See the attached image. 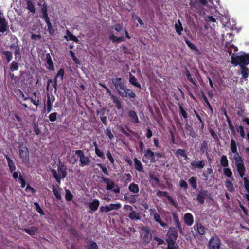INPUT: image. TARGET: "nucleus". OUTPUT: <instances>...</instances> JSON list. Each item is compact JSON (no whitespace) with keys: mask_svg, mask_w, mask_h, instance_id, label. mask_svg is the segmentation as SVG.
I'll use <instances>...</instances> for the list:
<instances>
[{"mask_svg":"<svg viewBox=\"0 0 249 249\" xmlns=\"http://www.w3.org/2000/svg\"><path fill=\"white\" fill-rule=\"evenodd\" d=\"M57 171L55 169H52L51 172L53 177L59 184L61 182V179L64 178L67 175V168L65 165L60 161L57 164Z\"/></svg>","mask_w":249,"mask_h":249,"instance_id":"1","label":"nucleus"},{"mask_svg":"<svg viewBox=\"0 0 249 249\" xmlns=\"http://www.w3.org/2000/svg\"><path fill=\"white\" fill-rule=\"evenodd\" d=\"M52 190L56 198L58 200H61L62 199L61 193L57 189L55 185H52Z\"/></svg>","mask_w":249,"mask_h":249,"instance_id":"39","label":"nucleus"},{"mask_svg":"<svg viewBox=\"0 0 249 249\" xmlns=\"http://www.w3.org/2000/svg\"><path fill=\"white\" fill-rule=\"evenodd\" d=\"M148 160H150L151 163H155L156 159L155 158V153L151 150L150 149H147L145 150L144 156L142 158V161L146 163Z\"/></svg>","mask_w":249,"mask_h":249,"instance_id":"8","label":"nucleus"},{"mask_svg":"<svg viewBox=\"0 0 249 249\" xmlns=\"http://www.w3.org/2000/svg\"><path fill=\"white\" fill-rule=\"evenodd\" d=\"M178 231L175 227H170L167 233V238L166 240H175L176 241L178 238Z\"/></svg>","mask_w":249,"mask_h":249,"instance_id":"10","label":"nucleus"},{"mask_svg":"<svg viewBox=\"0 0 249 249\" xmlns=\"http://www.w3.org/2000/svg\"><path fill=\"white\" fill-rule=\"evenodd\" d=\"M153 240L157 242V246L162 245L164 243V241L163 239L160 238L157 236L153 237Z\"/></svg>","mask_w":249,"mask_h":249,"instance_id":"62","label":"nucleus"},{"mask_svg":"<svg viewBox=\"0 0 249 249\" xmlns=\"http://www.w3.org/2000/svg\"><path fill=\"white\" fill-rule=\"evenodd\" d=\"M75 154L79 158V165L80 166L84 167L85 166L88 165L89 164L90 162V159L88 157L86 156L85 155L82 150H76Z\"/></svg>","mask_w":249,"mask_h":249,"instance_id":"6","label":"nucleus"},{"mask_svg":"<svg viewBox=\"0 0 249 249\" xmlns=\"http://www.w3.org/2000/svg\"><path fill=\"white\" fill-rule=\"evenodd\" d=\"M46 106H47L46 111H47V113H49L52 110V103H51V98L49 95L47 96Z\"/></svg>","mask_w":249,"mask_h":249,"instance_id":"48","label":"nucleus"},{"mask_svg":"<svg viewBox=\"0 0 249 249\" xmlns=\"http://www.w3.org/2000/svg\"><path fill=\"white\" fill-rule=\"evenodd\" d=\"M19 64L15 61H12L10 65V69L12 71H17L18 69Z\"/></svg>","mask_w":249,"mask_h":249,"instance_id":"47","label":"nucleus"},{"mask_svg":"<svg viewBox=\"0 0 249 249\" xmlns=\"http://www.w3.org/2000/svg\"><path fill=\"white\" fill-rule=\"evenodd\" d=\"M99 167L102 169V172L106 175H108V172L107 167L103 164H99Z\"/></svg>","mask_w":249,"mask_h":249,"instance_id":"63","label":"nucleus"},{"mask_svg":"<svg viewBox=\"0 0 249 249\" xmlns=\"http://www.w3.org/2000/svg\"><path fill=\"white\" fill-rule=\"evenodd\" d=\"M196 180L197 178L195 176H192L189 179L188 182L193 189L197 188Z\"/></svg>","mask_w":249,"mask_h":249,"instance_id":"34","label":"nucleus"},{"mask_svg":"<svg viewBox=\"0 0 249 249\" xmlns=\"http://www.w3.org/2000/svg\"><path fill=\"white\" fill-rule=\"evenodd\" d=\"M22 230L28 234L33 236L37 233L38 229L36 227L31 226L29 228L23 229Z\"/></svg>","mask_w":249,"mask_h":249,"instance_id":"23","label":"nucleus"},{"mask_svg":"<svg viewBox=\"0 0 249 249\" xmlns=\"http://www.w3.org/2000/svg\"><path fill=\"white\" fill-rule=\"evenodd\" d=\"M225 186L229 192H232L234 191V187L231 181L229 180H226L225 182Z\"/></svg>","mask_w":249,"mask_h":249,"instance_id":"44","label":"nucleus"},{"mask_svg":"<svg viewBox=\"0 0 249 249\" xmlns=\"http://www.w3.org/2000/svg\"><path fill=\"white\" fill-rule=\"evenodd\" d=\"M65 199L67 201H71L73 197V195L71 193V191L69 189L65 190Z\"/></svg>","mask_w":249,"mask_h":249,"instance_id":"50","label":"nucleus"},{"mask_svg":"<svg viewBox=\"0 0 249 249\" xmlns=\"http://www.w3.org/2000/svg\"><path fill=\"white\" fill-rule=\"evenodd\" d=\"M149 178L150 180H154L157 183H159V179L158 177L155 176L153 174L150 173L149 174Z\"/></svg>","mask_w":249,"mask_h":249,"instance_id":"64","label":"nucleus"},{"mask_svg":"<svg viewBox=\"0 0 249 249\" xmlns=\"http://www.w3.org/2000/svg\"><path fill=\"white\" fill-rule=\"evenodd\" d=\"M202 98H203L204 101H205V102L206 104L207 107L211 111L212 113H213V107L211 106L209 101H208L207 97H206V96L205 95V94L203 92H202Z\"/></svg>","mask_w":249,"mask_h":249,"instance_id":"46","label":"nucleus"},{"mask_svg":"<svg viewBox=\"0 0 249 249\" xmlns=\"http://www.w3.org/2000/svg\"><path fill=\"white\" fill-rule=\"evenodd\" d=\"M179 112L180 116L183 117L186 122L188 120V115L186 111L183 109L181 105H179Z\"/></svg>","mask_w":249,"mask_h":249,"instance_id":"36","label":"nucleus"},{"mask_svg":"<svg viewBox=\"0 0 249 249\" xmlns=\"http://www.w3.org/2000/svg\"><path fill=\"white\" fill-rule=\"evenodd\" d=\"M206 161L204 160H194L191 162L190 166L191 168L193 170L198 168L201 169L203 168L205 165Z\"/></svg>","mask_w":249,"mask_h":249,"instance_id":"12","label":"nucleus"},{"mask_svg":"<svg viewBox=\"0 0 249 249\" xmlns=\"http://www.w3.org/2000/svg\"><path fill=\"white\" fill-rule=\"evenodd\" d=\"M183 220L184 223L188 226H192L194 223V217L193 215L187 213L184 214Z\"/></svg>","mask_w":249,"mask_h":249,"instance_id":"16","label":"nucleus"},{"mask_svg":"<svg viewBox=\"0 0 249 249\" xmlns=\"http://www.w3.org/2000/svg\"><path fill=\"white\" fill-rule=\"evenodd\" d=\"M154 218L155 220L159 223L161 226L164 227L165 226V223L162 220L160 215L158 213H154Z\"/></svg>","mask_w":249,"mask_h":249,"instance_id":"37","label":"nucleus"},{"mask_svg":"<svg viewBox=\"0 0 249 249\" xmlns=\"http://www.w3.org/2000/svg\"><path fill=\"white\" fill-rule=\"evenodd\" d=\"M230 148L232 152L234 154L238 153L237 150V144L235 140L232 139L231 140Z\"/></svg>","mask_w":249,"mask_h":249,"instance_id":"38","label":"nucleus"},{"mask_svg":"<svg viewBox=\"0 0 249 249\" xmlns=\"http://www.w3.org/2000/svg\"><path fill=\"white\" fill-rule=\"evenodd\" d=\"M168 247L167 249H178L179 247L176 244V241L175 240H166Z\"/></svg>","mask_w":249,"mask_h":249,"instance_id":"30","label":"nucleus"},{"mask_svg":"<svg viewBox=\"0 0 249 249\" xmlns=\"http://www.w3.org/2000/svg\"><path fill=\"white\" fill-rule=\"evenodd\" d=\"M67 36H64V38L67 40H71L76 43H78L79 42L78 39L68 30H67Z\"/></svg>","mask_w":249,"mask_h":249,"instance_id":"24","label":"nucleus"},{"mask_svg":"<svg viewBox=\"0 0 249 249\" xmlns=\"http://www.w3.org/2000/svg\"><path fill=\"white\" fill-rule=\"evenodd\" d=\"M64 75V69L62 68H60L59 71H58V72L56 74V77L54 78V87H55V85H57V80L56 78L58 76H61V78L62 80L63 79V76Z\"/></svg>","mask_w":249,"mask_h":249,"instance_id":"41","label":"nucleus"},{"mask_svg":"<svg viewBox=\"0 0 249 249\" xmlns=\"http://www.w3.org/2000/svg\"><path fill=\"white\" fill-rule=\"evenodd\" d=\"M100 205V202L98 199H94L89 204L90 210L93 212L96 211Z\"/></svg>","mask_w":249,"mask_h":249,"instance_id":"21","label":"nucleus"},{"mask_svg":"<svg viewBox=\"0 0 249 249\" xmlns=\"http://www.w3.org/2000/svg\"><path fill=\"white\" fill-rule=\"evenodd\" d=\"M3 58L5 59L7 63L10 62L13 59V54L11 51H3L2 52Z\"/></svg>","mask_w":249,"mask_h":249,"instance_id":"22","label":"nucleus"},{"mask_svg":"<svg viewBox=\"0 0 249 249\" xmlns=\"http://www.w3.org/2000/svg\"><path fill=\"white\" fill-rule=\"evenodd\" d=\"M127 115L131 122L138 123L139 122L137 114L135 111L132 110H129Z\"/></svg>","mask_w":249,"mask_h":249,"instance_id":"15","label":"nucleus"},{"mask_svg":"<svg viewBox=\"0 0 249 249\" xmlns=\"http://www.w3.org/2000/svg\"><path fill=\"white\" fill-rule=\"evenodd\" d=\"M112 82L117 90L118 94L122 97H126L125 89L126 86L125 85V80L122 78H115L112 79Z\"/></svg>","mask_w":249,"mask_h":249,"instance_id":"2","label":"nucleus"},{"mask_svg":"<svg viewBox=\"0 0 249 249\" xmlns=\"http://www.w3.org/2000/svg\"><path fill=\"white\" fill-rule=\"evenodd\" d=\"M208 191L207 190H201L200 191L196 196V200L201 204H204L205 198L208 196Z\"/></svg>","mask_w":249,"mask_h":249,"instance_id":"13","label":"nucleus"},{"mask_svg":"<svg viewBox=\"0 0 249 249\" xmlns=\"http://www.w3.org/2000/svg\"><path fill=\"white\" fill-rule=\"evenodd\" d=\"M221 245V241L217 235L213 236L209 241L208 249H220Z\"/></svg>","mask_w":249,"mask_h":249,"instance_id":"7","label":"nucleus"},{"mask_svg":"<svg viewBox=\"0 0 249 249\" xmlns=\"http://www.w3.org/2000/svg\"><path fill=\"white\" fill-rule=\"evenodd\" d=\"M121 207L120 203L110 204L108 206H101L99 212L100 213H107L113 210H118Z\"/></svg>","mask_w":249,"mask_h":249,"instance_id":"11","label":"nucleus"},{"mask_svg":"<svg viewBox=\"0 0 249 249\" xmlns=\"http://www.w3.org/2000/svg\"><path fill=\"white\" fill-rule=\"evenodd\" d=\"M111 99L113 100V103L115 104V107L116 108L119 110L122 108V106L121 101L119 99L114 95H112L111 97Z\"/></svg>","mask_w":249,"mask_h":249,"instance_id":"31","label":"nucleus"},{"mask_svg":"<svg viewBox=\"0 0 249 249\" xmlns=\"http://www.w3.org/2000/svg\"><path fill=\"white\" fill-rule=\"evenodd\" d=\"M173 219L174 221L175 226H176V228L178 229L179 233L182 234H183V229L182 228L181 224L179 222V218L177 215V214L175 212H173L172 213Z\"/></svg>","mask_w":249,"mask_h":249,"instance_id":"14","label":"nucleus"},{"mask_svg":"<svg viewBox=\"0 0 249 249\" xmlns=\"http://www.w3.org/2000/svg\"><path fill=\"white\" fill-rule=\"evenodd\" d=\"M27 8L31 13L33 14L35 13V6L31 0H27Z\"/></svg>","mask_w":249,"mask_h":249,"instance_id":"42","label":"nucleus"},{"mask_svg":"<svg viewBox=\"0 0 249 249\" xmlns=\"http://www.w3.org/2000/svg\"><path fill=\"white\" fill-rule=\"evenodd\" d=\"M34 206H35L36 211L40 214L43 215L44 212L43 211L41 208L39 204L37 202H35L34 203Z\"/></svg>","mask_w":249,"mask_h":249,"instance_id":"54","label":"nucleus"},{"mask_svg":"<svg viewBox=\"0 0 249 249\" xmlns=\"http://www.w3.org/2000/svg\"><path fill=\"white\" fill-rule=\"evenodd\" d=\"M175 155L178 158L180 156L182 157H183L185 160L188 159V156L186 154V151L184 149H178L175 153Z\"/></svg>","mask_w":249,"mask_h":249,"instance_id":"27","label":"nucleus"},{"mask_svg":"<svg viewBox=\"0 0 249 249\" xmlns=\"http://www.w3.org/2000/svg\"><path fill=\"white\" fill-rule=\"evenodd\" d=\"M45 59L46 63L48 65L47 67V69L50 71H53L54 70V65L52 60L51 56L49 53L46 54Z\"/></svg>","mask_w":249,"mask_h":249,"instance_id":"20","label":"nucleus"},{"mask_svg":"<svg viewBox=\"0 0 249 249\" xmlns=\"http://www.w3.org/2000/svg\"><path fill=\"white\" fill-rule=\"evenodd\" d=\"M178 24L177 23H176L175 25V27L176 29V32L179 35H181V31L183 30V27L182 26V24L181 22L178 20Z\"/></svg>","mask_w":249,"mask_h":249,"instance_id":"45","label":"nucleus"},{"mask_svg":"<svg viewBox=\"0 0 249 249\" xmlns=\"http://www.w3.org/2000/svg\"><path fill=\"white\" fill-rule=\"evenodd\" d=\"M237 132L239 133L241 137L244 138L245 137V134L243 127L242 125H239L236 128Z\"/></svg>","mask_w":249,"mask_h":249,"instance_id":"52","label":"nucleus"},{"mask_svg":"<svg viewBox=\"0 0 249 249\" xmlns=\"http://www.w3.org/2000/svg\"><path fill=\"white\" fill-rule=\"evenodd\" d=\"M169 202L175 207L177 208L178 207V204L177 201H175L171 196H169L167 198Z\"/></svg>","mask_w":249,"mask_h":249,"instance_id":"61","label":"nucleus"},{"mask_svg":"<svg viewBox=\"0 0 249 249\" xmlns=\"http://www.w3.org/2000/svg\"><path fill=\"white\" fill-rule=\"evenodd\" d=\"M57 113L53 112L51 113L49 116V119L50 121L54 122L57 119Z\"/></svg>","mask_w":249,"mask_h":249,"instance_id":"56","label":"nucleus"},{"mask_svg":"<svg viewBox=\"0 0 249 249\" xmlns=\"http://www.w3.org/2000/svg\"><path fill=\"white\" fill-rule=\"evenodd\" d=\"M223 174L226 177L228 178H232V172L228 167L224 168Z\"/></svg>","mask_w":249,"mask_h":249,"instance_id":"49","label":"nucleus"},{"mask_svg":"<svg viewBox=\"0 0 249 249\" xmlns=\"http://www.w3.org/2000/svg\"><path fill=\"white\" fill-rule=\"evenodd\" d=\"M243 180L244 183V188L247 192L249 194V180L246 177L244 178Z\"/></svg>","mask_w":249,"mask_h":249,"instance_id":"53","label":"nucleus"},{"mask_svg":"<svg viewBox=\"0 0 249 249\" xmlns=\"http://www.w3.org/2000/svg\"><path fill=\"white\" fill-rule=\"evenodd\" d=\"M184 41L188 46L192 50H194L196 52H198L199 51L197 47H196L195 44L190 41L187 38H184Z\"/></svg>","mask_w":249,"mask_h":249,"instance_id":"40","label":"nucleus"},{"mask_svg":"<svg viewBox=\"0 0 249 249\" xmlns=\"http://www.w3.org/2000/svg\"><path fill=\"white\" fill-rule=\"evenodd\" d=\"M194 113L196 115V118L199 121L200 124L198 126V128H199L200 131H203L204 127V121L200 117V115L196 112V110H194Z\"/></svg>","mask_w":249,"mask_h":249,"instance_id":"26","label":"nucleus"},{"mask_svg":"<svg viewBox=\"0 0 249 249\" xmlns=\"http://www.w3.org/2000/svg\"><path fill=\"white\" fill-rule=\"evenodd\" d=\"M4 156L7 160L8 166L9 168L10 172H13L16 169L14 162L7 154H5Z\"/></svg>","mask_w":249,"mask_h":249,"instance_id":"18","label":"nucleus"},{"mask_svg":"<svg viewBox=\"0 0 249 249\" xmlns=\"http://www.w3.org/2000/svg\"><path fill=\"white\" fill-rule=\"evenodd\" d=\"M140 232V237L142 242L145 246L148 245L152 240V235L150 230L147 227H142Z\"/></svg>","mask_w":249,"mask_h":249,"instance_id":"5","label":"nucleus"},{"mask_svg":"<svg viewBox=\"0 0 249 249\" xmlns=\"http://www.w3.org/2000/svg\"><path fill=\"white\" fill-rule=\"evenodd\" d=\"M86 248L87 249H99L97 243L91 239L89 240Z\"/></svg>","mask_w":249,"mask_h":249,"instance_id":"33","label":"nucleus"},{"mask_svg":"<svg viewBox=\"0 0 249 249\" xmlns=\"http://www.w3.org/2000/svg\"><path fill=\"white\" fill-rule=\"evenodd\" d=\"M129 82L136 87L139 88L140 89H141V84L137 82L136 78L130 73L129 74Z\"/></svg>","mask_w":249,"mask_h":249,"instance_id":"25","label":"nucleus"},{"mask_svg":"<svg viewBox=\"0 0 249 249\" xmlns=\"http://www.w3.org/2000/svg\"><path fill=\"white\" fill-rule=\"evenodd\" d=\"M157 195L159 197H164L166 198H168L169 196L167 192L166 191H158L157 192Z\"/></svg>","mask_w":249,"mask_h":249,"instance_id":"51","label":"nucleus"},{"mask_svg":"<svg viewBox=\"0 0 249 249\" xmlns=\"http://www.w3.org/2000/svg\"><path fill=\"white\" fill-rule=\"evenodd\" d=\"M106 156L107 158L109 159L110 163L111 164H113L114 163V159L109 150L107 151V152Z\"/></svg>","mask_w":249,"mask_h":249,"instance_id":"60","label":"nucleus"},{"mask_svg":"<svg viewBox=\"0 0 249 249\" xmlns=\"http://www.w3.org/2000/svg\"><path fill=\"white\" fill-rule=\"evenodd\" d=\"M128 217L130 219L133 220H139L140 219V217L139 216L138 213H137L135 211H132V212H130L129 213Z\"/></svg>","mask_w":249,"mask_h":249,"instance_id":"43","label":"nucleus"},{"mask_svg":"<svg viewBox=\"0 0 249 249\" xmlns=\"http://www.w3.org/2000/svg\"><path fill=\"white\" fill-rule=\"evenodd\" d=\"M196 226L197 228V232L200 235H203L205 234V228L200 223H197L196 225L194 226L195 229Z\"/></svg>","mask_w":249,"mask_h":249,"instance_id":"28","label":"nucleus"},{"mask_svg":"<svg viewBox=\"0 0 249 249\" xmlns=\"http://www.w3.org/2000/svg\"><path fill=\"white\" fill-rule=\"evenodd\" d=\"M187 79L192 83L194 85H195L196 87H198L197 83L196 81H195L192 77L191 74H188V75L186 76Z\"/></svg>","mask_w":249,"mask_h":249,"instance_id":"59","label":"nucleus"},{"mask_svg":"<svg viewBox=\"0 0 249 249\" xmlns=\"http://www.w3.org/2000/svg\"><path fill=\"white\" fill-rule=\"evenodd\" d=\"M47 25V28L50 34H53L54 33V30L53 29V27L52 26V24L50 22V20H48L47 22H46Z\"/></svg>","mask_w":249,"mask_h":249,"instance_id":"57","label":"nucleus"},{"mask_svg":"<svg viewBox=\"0 0 249 249\" xmlns=\"http://www.w3.org/2000/svg\"><path fill=\"white\" fill-rule=\"evenodd\" d=\"M134 165L135 169L139 172H144V169L142 162L136 158L134 159Z\"/></svg>","mask_w":249,"mask_h":249,"instance_id":"19","label":"nucleus"},{"mask_svg":"<svg viewBox=\"0 0 249 249\" xmlns=\"http://www.w3.org/2000/svg\"><path fill=\"white\" fill-rule=\"evenodd\" d=\"M95 152L96 154L100 158L102 159H105V157L104 156V154L103 152L100 150L98 147H96V148H95Z\"/></svg>","mask_w":249,"mask_h":249,"instance_id":"55","label":"nucleus"},{"mask_svg":"<svg viewBox=\"0 0 249 249\" xmlns=\"http://www.w3.org/2000/svg\"><path fill=\"white\" fill-rule=\"evenodd\" d=\"M241 73L242 75V78L243 79H246L248 77L249 73V69L246 67V66H241Z\"/></svg>","mask_w":249,"mask_h":249,"instance_id":"32","label":"nucleus"},{"mask_svg":"<svg viewBox=\"0 0 249 249\" xmlns=\"http://www.w3.org/2000/svg\"><path fill=\"white\" fill-rule=\"evenodd\" d=\"M179 186L181 188H183V189L185 191H186L188 188V185L186 182L183 179L180 180Z\"/></svg>","mask_w":249,"mask_h":249,"instance_id":"58","label":"nucleus"},{"mask_svg":"<svg viewBox=\"0 0 249 249\" xmlns=\"http://www.w3.org/2000/svg\"><path fill=\"white\" fill-rule=\"evenodd\" d=\"M231 59V63L234 66H247L249 64V53L241 55H235L233 54Z\"/></svg>","mask_w":249,"mask_h":249,"instance_id":"3","label":"nucleus"},{"mask_svg":"<svg viewBox=\"0 0 249 249\" xmlns=\"http://www.w3.org/2000/svg\"><path fill=\"white\" fill-rule=\"evenodd\" d=\"M220 164L224 167H227L229 166V161L226 155H223L220 160Z\"/></svg>","mask_w":249,"mask_h":249,"instance_id":"35","label":"nucleus"},{"mask_svg":"<svg viewBox=\"0 0 249 249\" xmlns=\"http://www.w3.org/2000/svg\"><path fill=\"white\" fill-rule=\"evenodd\" d=\"M101 178L103 181L106 183L107 185V190H110L113 189L115 187V183L113 181L104 177H102Z\"/></svg>","mask_w":249,"mask_h":249,"instance_id":"17","label":"nucleus"},{"mask_svg":"<svg viewBox=\"0 0 249 249\" xmlns=\"http://www.w3.org/2000/svg\"><path fill=\"white\" fill-rule=\"evenodd\" d=\"M233 159L235 162L237 172L241 178H243L246 171L243 160L242 156L238 152L233 155Z\"/></svg>","mask_w":249,"mask_h":249,"instance_id":"4","label":"nucleus"},{"mask_svg":"<svg viewBox=\"0 0 249 249\" xmlns=\"http://www.w3.org/2000/svg\"><path fill=\"white\" fill-rule=\"evenodd\" d=\"M19 156L23 162H26L29 160V151L25 146H23V144L19 143Z\"/></svg>","mask_w":249,"mask_h":249,"instance_id":"9","label":"nucleus"},{"mask_svg":"<svg viewBox=\"0 0 249 249\" xmlns=\"http://www.w3.org/2000/svg\"><path fill=\"white\" fill-rule=\"evenodd\" d=\"M128 189L130 192L133 193H137L139 191L138 185L134 182L131 183L128 186Z\"/></svg>","mask_w":249,"mask_h":249,"instance_id":"29","label":"nucleus"}]
</instances>
